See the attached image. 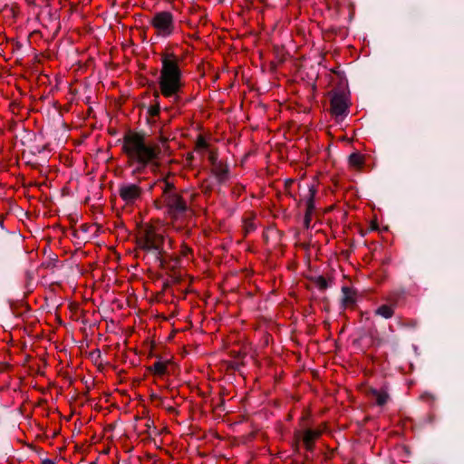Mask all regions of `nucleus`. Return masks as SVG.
<instances>
[{
  "instance_id": "nucleus-1",
  "label": "nucleus",
  "mask_w": 464,
  "mask_h": 464,
  "mask_svg": "<svg viewBox=\"0 0 464 464\" xmlns=\"http://www.w3.org/2000/svg\"><path fill=\"white\" fill-rule=\"evenodd\" d=\"M122 150L127 156L128 164L134 167L133 173L139 174L150 165L157 167L161 149L158 144L149 143L139 133H130L124 136Z\"/></svg>"
},
{
  "instance_id": "nucleus-2",
  "label": "nucleus",
  "mask_w": 464,
  "mask_h": 464,
  "mask_svg": "<svg viewBox=\"0 0 464 464\" xmlns=\"http://www.w3.org/2000/svg\"><path fill=\"white\" fill-rule=\"evenodd\" d=\"M179 63V58L173 53L162 55L158 83L165 98L177 100L182 92L185 82Z\"/></svg>"
},
{
  "instance_id": "nucleus-3",
  "label": "nucleus",
  "mask_w": 464,
  "mask_h": 464,
  "mask_svg": "<svg viewBox=\"0 0 464 464\" xmlns=\"http://www.w3.org/2000/svg\"><path fill=\"white\" fill-rule=\"evenodd\" d=\"M165 237L161 227L145 225L140 231L139 245L146 250L160 252L163 248Z\"/></svg>"
},
{
  "instance_id": "nucleus-4",
  "label": "nucleus",
  "mask_w": 464,
  "mask_h": 464,
  "mask_svg": "<svg viewBox=\"0 0 464 464\" xmlns=\"http://www.w3.org/2000/svg\"><path fill=\"white\" fill-rule=\"evenodd\" d=\"M118 193L123 207L133 208L143 201L145 190L139 183L123 182L120 184Z\"/></svg>"
},
{
  "instance_id": "nucleus-5",
  "label": "nucleus",
  "mask_w": 464,
  "mask_h": 464,
  "mask_svg": "<svg viewBox=\"0 0 464 464\" xmlns=\"http://www.w3.org/2000/svg\"><path fill=\"white\" fill-rule=\"evenodd\" d=\"M156 34L160 37H169L175 32V21L173 14L169 11L156 13L150 21Z\"/></svg>"
},
{
  "instance_id": "nucleus-6",
  "label": "nucleus",
  "mask_w": 464,
  "mask_h": 464,
  "mask_svg": "<svg viewBox=\"0 0 464 464\" xmlns=\"http://www.w3.org/2000/svg\"><path fill=\"white\" fill-rule=\"evenodd\" d=\"M166 206L168 208V215L173 220H181L186 218L189 208L186 199L179 194L167 195L165 198Z\"/></svg>"
},
{
  "instance_id": "nucleus-7",
  "label": "nucleus",
  "mask_w": 464,
  "mask_h": 464,
  "mask_svg": "<svg viewBox=\"0 0 464 464\" xmlns=\"http://www.w3.org/2000/svg\"><path fill=\"white\" fill-rule=\"evenodd\" d=\"M349 97L344 92H334L331 98V112L336 118H344L349 112Z\"/></svg>"
},
{
  "instance_id": "nucleus-8",
  "label": "nucleus",
  "mask_w": 464,
  "mask_h": 464,
  "mask_svg": "<svg viewBox=\"0 0 464 464\" xmlns=\"http://www.w3.org/2000/svg\"><path fill=\"white\" fill-rule=\"evenodd\" d=\"M321 434H322V430H318V429L317 430L309 429L304 432L302 440H303V442H304L306 450H311L313 449L314 441L320 437Z\"/></svg>"
},
{
  "instance_id": "nucleus-9",
  "label": "nucleus",
  "mask_w": 464,
  "mask_h": 464,
  "mask_svg": "<svg viewBox=\"0 0 464 464\" xmlns=\"http://www.w3.org/2000/svg\"><path fill=\"white\" fill-rule=\"evenodd\" d=\"M212 172L219 182H224L227 179V167L218 161H213Z\"/></svg>"
},
{
  "instance_id": "nucleus-10",
  "label": "nucleus",
  "mask_w": 464,
  "mask_h": 464,
  "mask_svg": "<svg viewBox=\"0 0 464 464\" xmlns=\"http://www.w3.org/2000/svg\"><path fill=\"white\" fill-rule=\"evenodd\" d=\"M369 395L375 400L376 404L379 406L386 404L389 400V394L383 389H371L369 391Z\"/></svg>"
},
{
  "instance_id": "nucleus-11",
  "label": "nucleus",
  "mask_w": 464,
  "mask_h": 464,
  "mask_svg": "<svg viewBox=\"0 0 464 464\" xmlns=\"http://www.w3.org/2000/svg\"><path fill=\"white\" fill-rule=\"evenodd\" d=\"M394 304H382L375 310V314L382 316L385 319H390L394 315Z\"/></svg>"
},
{
  "instance_id": "nucleus-12",
  "label": "nucleus",
  "mask_w": 464,
  "mask_h": 464,
  "mask_svg": "<svg viewBox=\"0 0 464 464\" xmlns=\"http://www.w3.org/2000/svg\"><path fill=\"white\" fill-rule=\"evenodd\" d=\"M342 303L343 306H352L355 304V293L349 287H343Z\"/></svg>"
},
{
  "instance_id": "nucleus-13",
  "label": "nucleus",
  "mask_w": 464,
  "mask_h": 464,
  "mask_svg": "<svg viewBox=\"0 0 464 464\" xmlns=\"http://www.w3.org/2000/svg\"><path fill=\"white\" fill-rule=\"evenodd\" d=\"M349 164L359 168L363 164V157L358 152L352 153L349 157Z\"/></svg>"
},
{
  "instance_id": "nucleus-14",
  "label": "nucleus",
  "mask_w": 464,
  "mask_h": 464,
  "mask_svg": "<svg viewBox=\"0 0 464 464\" xmlns=\"http://www.w3.org/2000/svg\"><path fill=\"white\" fill-rule=\"evenodd\" d=\"M150 369L154 373L158 375H163L166 372L167 365L163 362H156L153 363Z\"/></svg>"
},
{
  "instance_id": "nucleus-15",
  "label": "nucleus",
  "mask_w": 464,
  "mask_h": 464,
  "mask_svg": "<svg viewBox=\"0 0 464 464\" xmlns=\"http://www.w3.org/2000/svg\"><path fill=\"white\" fill-rule=\"evenodd\" d=\"M164 199L167 198V195L177 194L173 191L174 185L167 180H164L161 184Z\"/></svg>"
},
{
  "instance_id": "nucleus-16",
  "label": "nucleus",
  "mask_w": 464,
  "mask_h": 464,
  "mask_svg": "<svg viewBox=\"0 0 464 464\" xmlns=\"http://www.w3.org/2000/svg\"><path fill=\"white\" fill-rule=\"evenodd\" d=\"M309 193H310V197L306 202V214H305V218H307L308 216L310 215V213L312 212L313 208H314V189H310L309 190Z\"/></svg>"
},
{
  "instance_id": "nucleus-17",
  "label": "nucleus",
  "mask_w": 464,
  "mask_h": 464,
  "mask_svg": "<svg viewBox=\"0 0 464 464\" xmlns=\"http://www.w3.org/2000/svg\"><path fill=\"white\" fill-rule=\"evenodd\" d=\"M160 107L159 102H156V104L152 105L149 110L150 114L151 116H157L160 113Z\"/></svg>"
},
{
  "instance_id": "nucleus-18",
  "label": "nucleus",
  "mask_w": 464,
  "mask_h": 464,
  "mask_svg": "<svg viewBox=\"0 0 464 464\" xmlns=\"http://www.w3.org/2000/svg\"><path fill=\"white\" fill-rule=\"evenodd\" d=\"M190 248L188 246L182 245L180 253L183 256H187L190 253Z\"/></svg>"
},
{
  "instance_id": "nucleus-19",
  "label": "nucleus",
  "mask_w": 464,
  "mask_h": 464,
  "mask_svg": "<svg viewBox=\"0 0 464 464\" xmlns=\"http://www.w3.org/2000/svg\"><path fill=\"white\" fill-rule=\"evenodd\" d=\"M417 324H418V323L416 320H411L408 323H405V325L410 326V327H416Z\"/></svg>"
},
{
  "instance_id": "nucleus-20",
  "label": "nucleus",
  "mask_w": 464,
  "mask_h": 464,
  "mask_svg": "<svg viewBox=\"0 0 464 464\" xmlns=\"http://www.w3.org/2000/svg\"><path fill=\"white\" fill-rule=\"evenodd\" d=\"M209 160L211 161L212 164H213V161H218L217 160V156L215 155V153L211 152L209 154Z\"/></svg>"
},
{
  "instance_id": "nucleus-21",
  "label": "nucleus",
  "mask_w": 464,
  "mask_h": 464,
  "mask_svg": "<svg viewBox=\"0 0 464 464\" xmlns=\"http://www.w3.org/2000/svg\"><path fill=\"white\" fill-rule=\"evenodd\" d=\"M198 143L199 146H205V141L203 140H199Z\"/></svg>"
},
{
  "instance_id": "nucleus-22",
  "label": "nucleus",
  "mask_w": 464,
  "mask_h": 464,
  "mask_svg": "<svg viewBox=\"0 0 464 464\" xmlns=\"http://www.w3.org/2000/svg\"><path fill=\"white\" fill-rule=\"evenodd\" d=\"M253 229L254 228H253L252 225H249V226L246 227V232H248L250 230H253Z\"/></svg>"
},
{
  "instance_id": "nucleus-23",
  "label": "nucleus",
  "mask_w": 464,
  "mask_h": 464,
  "mask_svg": "<svg viewBox=\"0 0 464 464\" xmlns=\"http://www.w3.org/2000/svg\"><path fill=\"white\" fill-rule=\"evenodd\" d=\"M375 228H376V225H372V229H375Z\"/></svg>"
},
{
  "instance_id": "nucleus-24",
  "label": "nucleus",
  "mask_w": 464,
  "mask_h": 464,
  "mask_svg": "<svg viewBox=\"0 0 464 464\" xmlns=\"http://www.w3.org/2000/svg\"><path fill=\"white\" fill-rule=\"evenodd\" d=\"M48 463H49V464H53V462H52V461H50V460L48 461Z\"/></svg>"
}]
</instances>
